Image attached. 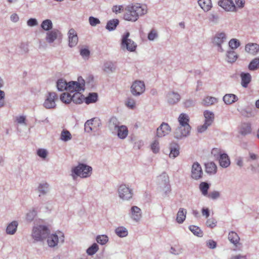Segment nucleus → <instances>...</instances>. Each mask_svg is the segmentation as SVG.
Listing matches in <instances>:
<instances>
[{"label": "nucleus", "mask_w": 259, "mask_h": 259, "mask_svg": "<svg viewBox=\"0 0 259 259\" xmlns=\"http://www.w3.org/2000/svg\"><path fill=\"white\" fill-rule=\"evenodd\" d=\"M147 12L146 6H142L140 4L128 5L125 9L123 18L126 21L135 22L140 16L146 14Z\"/></svg>", "instance_id": "1"}, {"label": "nucleus", "mask_w": 259, "mask_h": 259, "mask_svg": "<svg viewBox=\"0 0 259 259\" xmlns=\"http://www.w3.org/2000/svg\"><path fill=\"white\" fill-rule=\"evenodd\" d=\"M178 121L180 126L176 129L174 137L177 139H181L188 135L191 130L189 124V116L185 113H181L179 116Z\"/></svg>", "instance_id": "2"}, {"label": "nucleus", "mask_w": 259, "mask_h": 259, "mask_svg": "<svg viewBox=\"0 0 259 259\" xmlns=\"http://www.w3.org/2000/svg\"><path fill=\"white\" fill-rule=\"evenodd\" d=\"M92 171V167L85 164L79 163L77 166L72 169V176L75 179L76 177H80L82 178L89 177Z\"/></svg>", "instance_id": "3"}, {"label": "nucleus", "mask_w": 259, "mask_h": 259, "mask_svg": "<svg viewBox=\"0 0 259 259\" xmlns=\"http://www.w3.org/2000/svg\"><path fill=\"white\" fill-rule=\"evenodd\" d=\"M50 234L48 227L45 225L34 227L32 232V237L36 241H42L46 239Z\"/></svg>", "instance_id": "4"}, {"label": "nucleus", "mask_w": 259, "mask_h": 259, "mask_svg": "<svg viewBox=\"0 0 259 259\" xmlns=\"http://www.w3.org/2000/svg\"><path fill=\"white\" fill-rule=\"evenodd\" d=\"M47 243L50 247L53 248L59 244H62L64 242L65 236L64 233L60 231H57L55 233L48 235Z\"/></svg>", "instance_id": "5"}, {"label": "nucleus", "mask_w": 259, "mask_h": 259, "mask_svg": "<svg viewBox=\"0 0 259 259\" xmlns=\"http://www.w3.org/2000/svg\"><path fill=\"white\" fill-rule=\"evenodd\" d=\"M130 35L129 32H126L122 36L121 48L122 49H126L129 52H134L137 46L133 40L128 38Z\"/></svg>", "instance_id": "6"}, {"label": "nucleus", "mask_w": 259, "mask_h": 259, "mask_svg": "<svg viewBox=\"0 0 259 259\" xmlns=\"http://www.w3.org/2000/svg\"><path fill=\"white\" fill-rule=\"evenodd\" d=\"M66 96L69 98L68 100H64L66 103H70L72 101L75 104H81L84 100V96L81 94L80 92L74 93L73 95H71V93H64L60 96V100H63Z\"/></svg>", "instance_id": "7"}, {"label": "nucleus", "mask_w": 259, "mask_h": 259, "mask_svg": "<svg viewBox=\"0 0 259 259\" xmlns=\"http://www.w3.org/2000/svg\"><path fill=\"white\" fill-rule=\"evenodd\" d=\"M101 125L100 119L96 118H93L88 120L84 123V130L85 132L90 133L91 132H97L99 131V127Z\"/></svg>", "instance_id": "8"}, {"label": "nucleus", "mask_w": 259, "mask_h": 259, "mask_svg": "<svg viewBox=\"0 0 259 259\" xmlns=\"http://www.w3.org/2000/svg\"><path fill=\"white\" fill-rule=\"evenodd\" d=\"M78 82L71 81L68 83L67 91L73 93L83 91L84 90V80L81 77H78Z\"/></svg>", "instance_id": "9"}, {"label": "nucleus", "mask_w": 259, "mask_h": 259, "mask_svg": "<svg viewBox=\"0 0 259 259\" xmlns=\"http://www.w3.org/2000/svg\"><path fill=\"white\" fill-rule=\"evenodd\" d=\"M62 39V34L57 29H53L51 31H48L46 33V40L49 44H51L55 41H57L60 43Z\"/></svg>", "instance_id": "10"}, {"label": "nucleus", "mask_w": 259, "mask_h": 259, "mask_svg": "<svg viewBox=\"0 0 259 259\" xmlns=\"http://www.w3.org/2000/svg\"><path fill=\"white\" fill-rule=\"evenodd\" d=\"M118 193L119 198L123 200H128L133 196L132 190L125 184L119 186Z\"/></svg>", "instance_id": "11"}, {"label": "nucleus", "mask_w": 259, "mask_h": 259, "mask_svg": "<svg viewBox=\"0 0 259 259\" xmlns=\"http://www.w3.org/2000/svg\"><path fill=\"white\" fill-rule=\"evenodd\" d=\"M131 89L132 94L134 96H138L145 92V85L143 81L136 80L133 83Z\"/></svg>", "instance_id": "12"}, {"label": "nucleus", "mask_w": 259, "mask_h": 259, "mask_svg": "<svg viewBox=\"0 0 259 259\" xmlns=\"http://www.w3.org/2000/svg\"><path fill=\"white\" fill-rule=\"evenodd\" d=\"M57 99V96L55 92H49L45 100L43 105L46 109H54L56 107L55 101Z\"/></svg>", "instance_id": "13"}, {"label": "nucleus", "mask_w": 259, "mask_h": 259, "mask_svg": "<svg viewBox=\"0 0 259 259\" xmlns=\"http://www.w3.org/2000/svg\"><path fill=\"white\" fill-rule=\"evenodd\" d=\"M170 131L171 127L167 123L163 122L157 128L156 136L158 138H162L168 135Z\"/></svg>", "instance_id": "14"}, {"label": "nucleus", "mask_w": 259, "mask_h": 259, "mask_svg": "<svg viewBox=\"0 0 259 259\" xmlns=\"http://www.w3.org/2000/svg\"><path fill=\"white\" fill-rule=\"evenodd\" d=\"M226 40V35L224 32H218L214 36L213 39V43L218 46V51L223 52L222 44Z\"/></svg>", "instance_id": "15"}, {"label": "nucleus", "mask_w": 259, "mask_h": 259, "mask_svg": "<svg viewBox=\"0 0 259 259\" xmlns=\"http://www.w3.org/2000/svg\"><path fill=\"white\" fill-rule=\"evenodd\" d=\"M218 5L226 11L235 12L237 11L235 5L232 0H219Z\"/></svg>", "instance_id": "16"}, {"label": "nucleus", "mask_w": 259, "mask_h": 259, "mask_svg": "<svg viewBox=\"0 0 259 259\" xmlns=\"http://www.w3.org/2000/svg\"><path fill=\"white\" fill-rule=\"evenodd\" d=\"M202 170L199 163L197 162H194L192 166L191 177L195 180H198L202 177Z\"/></svg>", "instance_id": "17"}, {"label": "nucleus", "mask_w": 259, "mask_h": 259, "mask_svg": "<svg viewBox=\"0 0 259 259\" xmlns=\"http://www.w3.org/2000/svg\"><path fill=\"white\" fill-rule=\"evenodd\" d=\"M68 45L70 48L75 47L78 42V36L75 30L73 29H70L68 32Z\"/></svg>", "instance_id": "18"}, {"label": "nucleus", "mask_w": 259, "mask_h": 259, "mask_svg": "<svg viewBox=\"0 0 259 259\" xmlns=\"http://www.w3.org/2000/svg\"><path fill=\"white\" fill-rule=\"evenodd\" d=\"M130 215L134 221L137 222L142 217L141 209L137 206H133L131 208Z\"/></svg>", "instance_id": "19"}, {"label": "nucleus", "mask_w": 259, "mask_h": 259, "mask_svg": "<svg viewBox=\"0 0 259 259\" xmlns=\"http://www.w3.org/2000/svg\"><path fill=\"white\" fill-rule=\"evenodd\" d=\"M245 51L252 55H256L259 52V45L256 43H248L245 45Z\"/></svg>", "instance_id": "20"}, {"label": "nucleus", "mask_w": 259, "mask_h": 259, "mask_svg": "<svg viewBox=\"0 0 259 259\" xmlns=\"http://www.w3.org/2000/svg\"><path fill=\"white\" fill-rule=\"evenodd\" d=\"M241 84L244 88L248 87L251 81V75L249 73L242 72L240 73Z\"/></svg>", "instance_id": "21"}, {"label": "nucleus", "mask_w": 259, "mask_h": 259, "mask_svg": "<svg viewBox=\"0 0 259 259\" xmlns=\"http://www.w3.org/2000/svg\"><path fill=\"white\" fill-rule=\"evenodd\" d=\"M181 99L179 94L175 92H170L167 94V102L170 104L177 103Z\"/></svg>", "instance_id": "22"}, {"label": "nucleus", "mask_w": 259, "mask_h": 259, "mask_svg": "<svg viewBox=\"0 0 259 259\" xmlns=\"http://www.w3.org/2000/svg\"><path fill=\"white\" fill-rule=\"evenodd\" d=\"M251 123L249 122L242 123L239 127V133L242 136H246L251 133Z\"/></svg>", "instance_id": "23"}, {"label": "nucleus", "mask_w": 259, "mask_h": 259, "mask_svg": "<svg viewBox=\"0 0 259 259\" xmlns=\"http://www.w3.org/2000/svg\"><path fill=\"white\" fill-rule=\"evenodd\" d=\"M115 131L117 132V137L120 139H125L128 134V130L126 126L120 125Z\"/></svg>", "instance_id": "24"}, {"label": "nucleus", "mask_w": 259, "mask_h": 259, "mask_svg": "<svg viewBox=\"0 0 259 259\" xmlns=\"http://www.w3.org/2000/svg\"><path fill=\"white\" fill-rule=\"evenodd\" d=\"M170 153L169 156L170 158H175L177 157L180 153V147L176 143H172L169 146Z\"/></svg>", "instance_id": "25"}, {"label": "nucleus", "mask_w": 259, "mask_h": 259, "mask_svg": "<svg viewBox=\"0 0 259 259\" xmlns=\"http://www.w3.org/2000/svg\"><path fill=\"white\" fill-rule=\"evenodd\" d=\"M223 100L226 105H231L238 100V97L233 94H227L223 98Z\"/></svg>", "instance_id": "26"}, {"label": "nucleus", "mask_w": 259, "mask_h": 259, "mask_svg": "<svg viewBox=\"0 0 259 259\" xmlns=\"http://www.w3.org/2000/svg\"><path fill=\"white\" fill-rule=\"evenodd\" d=\"M221 166L224 168H227L230 165V160L228 155L226 153H224L221 157L217 159Z\"/></svg>", "instance_id": "27"}, {"label": "nucleus", "mask_w": 259, "mask_h": 259, "mask_svg": "<svg viewBox=\"0 0 259 259\" xmlns=\"http://www.w3.org/2000/svg\"><path fill=\"white\" fill-rule=\"evenodd\" d=\"M198 4L204 12L209 11L212 8L211 0H198Z\"/></svg>", "instance_id": "28"}, {"label": "nucleus", "mask_w": 259, "mask_h": 259, "mask_svg": "<svg viewBox=\"0 0 259 259\" xmlns=\"http://www.w3.org/2000/svg\"><path fill=\"white\" fill-rule=\"evenodd\" d=\"M18 226V223L16 221H14L9 223L6 228V233L9 235L14 234L17 231Z\"/></svg>", "instance_id": "29"}, {"label": "nucleus", "mask_w": 259, "mask_h": 259, "mask_svg": "<svg viewBox=\"0 0 259 259\" xmlns=\"http://www.w3.org/2000/svg\"><path fill=\"white\" fill-rule=\"evenodd\" d=\"M187 210L184 208H179L177 214L176 221L178 223L182 224L185 220L186 218Z\"/></svg>", "instance_id": "30"}, {"label": "nucleus", "mask_w": 259, "mask_h": 259, "mask_svg": "<svg viewBox=\"0 0 259 259\" xmlns=\"http://www.w3.org/2000/svg\"><path fill=\"white\" fill-rule=\"evenodd\" d=\"M116 64L112 61H106L104 63L103 70L106 73L113 72L115 70Z\"/></svg>", "instance_id": "31"}, {"label": "nucleus", "mask_w": 259, "mask_h": 259, "mask_svg": "<svg viewBox=\"0 0 259 259\" xmlns=\"http://www.w3.org/2000/svg\"><path fill=\"white\" fill-rule=\"evenodd\" d=\"M203 114L205 118L204 122L206 123V124L210 125L214 120V115L213 113L208 110H205Z\"/></svg>", "instance_id": "32"}, {"label": "nucleus", "mask_w": 259, "mask_h": 259, "mask_svg": "<svg viewBox=\"0 0 259 259\" xmlns=\"http://www.w3.org/2000/svg\"><path fill=\"white\" fill-rule=\"evenodd\" d=\"M205 171L209 175H214L217 172V167L213 162H210L206 163Z\"/></svg>", "instance_id": "33"}, {"label": "nucleus", "mask_w": 259, "mask_h": 259, "mask_svg": "<svg viewBox=\"0 0 259 259\" xmlns=\"http://www.w3.org/2000/svg\"><path fill=\"white\" fill-rule=\"evenodd\" d=\"M72 138V135L69 131L66 129H63L62 131L60 137V139L61 141L66 142L71 140Z\"/></svg>", "instance_id": "34"}, {"label": "nucleus", "mask_w": 259, "mask_h": 259, "mask_svg": "<svg viewBox=\"0 0 259 259\" xmlns=\"http://www.w3.org/2000/svg\"><path fill=\"white\" fill-rule=\"evenodd\" d=\"M119 122L117 118L114 116L111 117L108 122V126L110 130L115 131L119 125Z\"/></svg>", "instance_id": "35"}, {"label": "nucleus", "mask_w": 259, "mask_h": 259, "mask_svg": "<svg viewBox=\"0 0 259 259\" xmlns=\"http://www.w3.org/2000/svg\"><path fill=\"white\" fill-rule=\"evenodd\" d=\"M228 239L229 241L235 246H237V244L239 243L240 240L239 236L234 231H231L229 233Z\"/></svg>", "instance_id": "36"}, {"label": "nucleus", "mask_w": 259, "mask_h": 259, "mask_svg": "<svg viewBox=\"0 0 259 259\" xmlns=\"http://www.w3.org/2000/svg\"><path fill=\"white\" fill-rule=\"evenodd\" d=\"M53 23L50 19H46L41 23L40 27L45 31H50L53 29Z\"/></svg>", "instance_id": "37"}, {"label": "nucleus", "mask_w": 259, "mask_h": 259, "mask_svg": "<svg viewBox=\"0 0 259 259\" xmlns=\"http://www.w3.org/2000/svg\"><path fill=\"white\" fill-rule=\"evenodd\" d=\"M118 24L119 20L117 19L110 20L107 22L106 28L109 31H113L115 29Z\"/></svg>", "instance_id": "38"}, {"label": "nucleus", "mask_w": 259, "mask_h": 259, "mask_svg": "<svg viewBox=\"0 0 259 259\" xmlns=\"http://www.w3.org/2000/svg\"><path fill=\"white\" fill-rule=\"evenodd\" d=\"M68 83L66 81L62 78L59 79L57 81V88L59 91H67Z\"/></svg>", "instance_id": "39"}, {"label": "nucleus", "mask_w": 259, "mask_h": 259, "mask_svg": "<svg viewBox=\"0 0 259 259\" xmlns=\"http://www.w3.org/2000/svg\"><path fill=\"white\" fill-rule=\"evenodd\" d=\"M115 234L119 237L122 238L127 236V230L124 227L121 226L117 227L115 230Z\"/></svg>", "instance_id": "40"}, {"label": "nucleus", "mask_w": 259, "mask_h": 259, "mask_svg": "<svg viewBox=\"0 0 259 259\" xmlns=\"http://www.w3.org/2000/svg\"><path fill=\"white\" fill-rule=\"evenodd\" d=\"M217 102L218 100L216 98L210 96H207L203 99L202 104L204 106H209L214 104Z\"/></svg>", "instance_id": "41"}, {"label": "nucleus", "mask_w": 259, "mask_h": 259, "mask_svg": "<svg viewBox=\"0 0 259 259\" xmlns=\"http://www.w3.org/2000/svg\"><path fill=\"white\" fill-rule=\"evenodd\" d=\"M49 185L47 183L39 184L38 187V191L39 192V196L41 195H45L49 191Z\"/></svg>", "instance_id": "42"}, {"label": "nucleus", "mask_w": 259, "mask_h": 259, "mask_svg": "<svg viewBox=\"0 0 259 259\" xmlns=\"http://www.w3.org/2000/svg\"><path fill=\"white\" fill-rule=\"evenodd\" d=\"M248 68L251 71L257 69L259 68V57L252 60L248 65Z\"/></svg>", "instance_id": "43"}, {"label": "nucleus", "mask_w": 259, "mask_h": 259, "mask_svg": "<svg viewBox=\"0 0 259 259\" xmlns=\"http://www.w3.org/2000/svg\"><path fill=\"white\" fill-rule=\"evenodd\" d=\"M238 58L236 52L233 50H230L227 52V61L229 63L235 62Z\"/></svg>", "instance_id": "44"}, {"label": "nucleus", "mask_w": 259, "mask_h": 259, "mask_svg": "<svg viewBox=\"0 0 259 259\" xmlns=\"http://www.w3.org/2000/svg\"><path fill=\"white\" fill-rule=\"evenodd\" d=\"M98 94L96 93H90L88 96L84 98L85 102L87 104L95 103L97 101Z\"/></svg>", "instance_id": "45"}, {"label": "nucleus", "mask_w": 259, "mask_h": 259, "mask_svg": "<svg viewBox=\"0 0 259 259\" xmlns=\"http://www.w3.org/2000/svg\"><path fill=\"white\" fill-rule=\"evenodd\" d=\"M199 189L203 196H207L209 185L207 182H201L199 184Z\"/></svg>", "instance_id": "46"}, {"label": "nucleus", "mask_w": 259, "mask_h": 259, "mask_svg": "<svg viewBox=\"0 0 259 259\" xmlns=\"http://www.w3.org/2000/svg\"><path fill=\"white\" fill-rule=\"evenodd\" d=\"M189 229L194 234V235L198 237L202 236L203 232L198 227L191 225L189 227Z\"/></svg>", "instance_id": "47"}, {"label": "nucleus", "mask_w": 259, "mask_h": 259, "mask_svg": "<svg viewBox=\"0 0 259 259\" xmlns=\"http://www.w3.org/2000/svg\"><path fill=\"white\" fill-rule=\"evenodd\" d=\"M99 247L97 244L94 243L87 250V253L90 255H92L95 254L98 250Z\"/></svg>", "instance_id": "48"}, {"label": "nucleus", "mask_w": 259, "mask_h": 259, "mask_svg": "<svg viewBox=\"0 0 259 259\" xmlns=\"http://www.w3.org/2000/svg\"><path fill=\"white\" fill-rule=\"evenodd\" d=\"M96 241L98 243L104 245L108 241V237L105 235H98Z\"/></svg>", "instance_id": "49"}, {"label": "nucleus", "mask_w": 259, "mask_h": 259, "mask_svg": "<svg viewBox=\"0 0 259 259\" xmlns=\"http://www.w3.org/2000/svg\"><path fill=\"white\" fill-rule=\"evenodd\" d=\"M240 45V41L236 38H232L229 42V46L232 50L236 49Z\"/></svg>", "instance_id": "50"}, {"label": "nucleus", "mask_w": 259, "mask_h": 259, "mask_svg": "<svg viewBox=\"0 0 259 259\" xmlns=\"http://www.w3.org/2000/svg\"><path fill=\"white\" fill-rule=\"evenodd\" d=\"M211 154L214 156L215 159H218L221 157V155L225 153L223 150L219 148H213L211 152Z\"/></svg>", "instance_id": "51"}, {"label": "nucleus", "mask_w": 259, "mask_h": 259, "mask_svg": "<svg viewBox=\"0 0 259 259\" xmlns=\"http://www.w3.org/2000/svg\"><path fill=\"white\" fill-rule=\"evenodd\" d=\"M36 214L37 212L34 209L29 211V212L26 214V220L28 222L32 221L36 215Z\"/></svg>", "instance_id": "52"}, {"label": "nucleus", "mask_w": 259, "mask_h": 259, "mask_svg": "<svg viewBox=\"0 0 259 259\" xmlns=\"http://www.w3.org/2000/svg\"><path fill=\"white\" fill-rule=\"evenodd\" d=\"M125 104L127 107L133 109L136 106V101L134 98L132 97H128L127 99Z\"/></svg>", "instance_id": "53"}, {"label": "nucleus", "mask_w": 259, "mask_h": 259, "mask_svg": "<svg viewBox=\"0 0 259 259\" xmlns=\"http://www.w3.org/2000/svg\"><path fill=\"white\" fill-rule=\"evenodd\" d=\"M151 149L152 151L157 153L159 151V143L158 140H155L151 145Z\"/></svg>", "instance_id": "54"}, {"label": "nucleus", "mask_w": 259, "mask_h": 259, "mask_svg": "<svg viewBox=\"0 0 259 259\" xmlns=\"http://www.w3.org/2000/svg\"><path fill=\"white\" fill-rule=\"evenodd\" d=\"M89 22L90 24L92 26H96L97 25L99 24L100 23V20L96 17L93 16H90L89 18Z\"/></svg>", "instance_id": "55"}, {"label": "nucleus", "mask_w": 259, "mask_h": 259, "mask_svg": "<svg viewBox=\"0 0 259 259\" xmlns=\"http://www.w3.org/2000/svg\"><path fill=\"white\" fill-rule=\"evenodd\" d=\"M90 52L88 49H82L80 51V55L84 59H88L89 58Z\"/></svg>", "instance_id": "56"}, {"label": "nucleus", "mask_w": 259, "mask_h": 259, "mask_svg": "<svg viewBox=\"0 0 259 259\" xmlns=\"http://www.w3.org/2000/svg\"><path fill=\"white\" fill-rule=\"evenodd\" d=\"M207 196L210 199L215 200L220 197V193L217 191H213L209 193Z\"/></svg>", "instance_id": "57"}, {"label": "nucleus", "mask_w": 259, "mask_h": 259, "mask_svg": "<svg viewBox=\"0 0 259 259\" xmlns=\"http://www.w3.org/2000/svg\"><path fill=\"white\" fill-rule=\"evenodd\" d=\"M170 252L175 255H178L182 253V248L180 247H171Z\"/></svg>", "instance_id": "58"}, {"label": "nucleus", "mask_w": 259, "mask_h": 259, "mask_svg": "<svg viewBox=\"0 0 259 259\" xmlns=\"http://www.w3.org/2000/svg\"><path fill=\"white\" fill-rule=\"evenodd\" d=\"M158 36L156 31L152 29L148 35V38L150 40H154Z\"/></svg>", "instance_id": "59"}, {"label": "nucleus", "mask_w": 259, "mask_h": 259, "mask_svg": "<svg viewBox=\"0 0 259 259\" xmlns=\"http://www.w3.org/2000/svg\"><path fill=\"white\" fill-rule=\"evenodd\" d=\"M206 225L207 227H209L211 228H213L215 227L217 224V221L215 219L211 218L207 220L206 222Z\"/></svg>", "instance_id": "60"}, {"label": "nucleus", "mask_w": 259, "mask_h": 259, "mask_svg": "<svg viewBox=\"0 0 259 259\" xmlns=\"http://www.w3.org/2000/svg\"><path fill=\"white\" fill-rule=\"evenodd\" d=\"M195 101L193 100L192 99L186 100L184 102V105L186 108H189V107L194 106L195 105Z\"/></svg>", "instance_id": "61"}, {"label": "nucleus", "mask_w": 259, "mask_h": 259, "mask_svg": "<svg viewBox=\"0 0 259 259\" xmlns=\"http://www.w3.org/2000/svg\"><path fill=\"white\" fill-rule=\"evenodd\" d=\"M37 154L39 157L45 158L47 155V152L44 149H39L37 151Z\"/></svg>", "instance_id": "62"}, {"label": "nucleus", "mask_w": 259, "mask_h": 259, "mask_svg": "<svg viewBox=\"0 0 259 259\" xmlns=\"http://www.w3.org/2000/svg\"><path fill=\"white\" fill-rule=\"evenodd\" d=\"M27 24L29 26L32 27L37 25L38 22L35 18H30L27 20Z\"/></svg>", "instance_id": "63"}, {"label": "nucleus", "mask_w": 259, "mask_h": 259, "mask_svg": "<svg viewBox=\"0 0 259 259\" xmlns=\"http://www.w3.org/2000/svg\"><path fill=\"white\" fill-rule=\"evenodd\" d=\"M219 19L217 14H211L209 17V20L213 23H217Z\"/></svg>", "instance_id": "64"}]
</instances>
